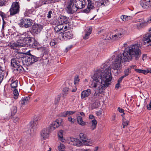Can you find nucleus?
<instances>
[{
  "label": "nucleus",
  "instance_id": "45",
  "mask_svg": "<svg viewBox=\"0 0 151 151\" xmlns=\"http://www.w3.org/2000/svg\"><path fill=\"white\" fill-rule=\"evenodd\" d=\"M68 120L71 123V124H72L74 123L75 119L70 116L68 118Z\"/></svg>",
  "mask_w": 151,
  "mask_h": 151
},
{
  "label": "nucleus",
  "instance_id": "31",
  "mask_svg": "<svg viewBox=\"0 0 151 151\" xmlns=\"http://www.w3.org/2000/svg\"><path fill=\"white\" fill-rule=\"evenodd\" d=\"M29 99V97H24L20 101L21 104L22 105H25L27 104L28 101Z\"/></svg>",
  "mask_w": 151,
  "mask_h": 151
},
{
  "label": "nucleus",
  "instance_id": "27",
  "mask_svg": "<svg viewBox=\"0 0 151 151\" xmlns=\"http://www.w3.org/2000/svg\"><path fill=\"white\" fill-rule=\"evenodd\" d=\"M147 21H145L144 20L142 23L136 24V26L137 29H139L146 26L147 25Z\"/></svg>",
  "mask_w": 151,
  "mask_h": 151
},
{
  "label": "nucleus",
  "instance_id": "59",
  "mask_svg": "<svg viewBox=\"0 0 151 151\" xmlns=\"http://www.w3.org/2000/svg\"><path fill=\"white\" fill-rule=\"evenodd\" d=\"M73 47L72 45H70L68 46L66 48V51L67 52L70 49H71Z\"/></svg>",
  "mask_w": 151,
  "mask_h": 151
},
{
  "label": "nucleus",
  "instance_id": "29",
  "mask_svg": "<svg viewBox=\"0 0 151 151\" xmlns=\"http://www.w3.org/2000/svg\"><path fill=\"white\" fill-rule=\"evenodd\" d=\"M58 135L59 139L63 142H64L65 139L63 137V131L60 130L58 133Z\"/></svg>",
  "mask_w": 151,
  "mask_h": 151
},
{
  "label": "nucleus",
  "instance_id": "30",
  "mask_svg": "<svg viewBox=\"0 0 151 151\" xmlns=\"http://www.w3.org/2000/svg\"><path fill=\"white\" fill-rule=\"evenodd\" d=\"M91 129L92 130H93L96 128L97 122L95 119H94L91 121Z\"/></svg>",
  "mask_w": 151,
  "mask_h": 151
},
{
  "label": "nucleus",
  "instance_id": "8",
  "mask_svg": "<svg viewBox=\"0 0 151 151\" xmlns=\"http://www.w3.org/2000/svg\"><path fill=\"white\" fill-rule=\"evenodd\" d=\"M19 38L21 40H25V41H27L29 43V45L30 46H33L34 45L35 46V45H33V40H34V39H31L30 37H29V35L27 32H25L22 34H20Z\"/></svg>",
  "mask_w": 151,
  "mask_h": 151
},
{
  "label": "nucleus",
  "instance_id": "18",
  "mask_svg": "<svg viewBox=\"0 0 151 151\" xmlns=\"http://www.w3.org/2000/svg\"><path fill=\"white\" fill-rule=\"evenodd\" d=\"M63 37L64 39H70L73 38V35L71 31H68L64 33Z\"/></svg>",
  "mask_w": 151,
  "mask_h": 151
},
{
  "label": "nucleus",
  "instance_id": "46",
  "mask_svg": "<svg viewBox=\"0 0 151 151\" xmlns=\"http://www.w3.org/2000/svg\"><path fill=\"white\" fill-rule=\"evenodd\" d=\"M41 5L49 3V1L48 0H41L40 1Z\"/></svg>",
  "mask_w": 151,
  "mask_h": 151
},
{
  "label": "nucleus",
  "instance_id": "54",
  "mask_svg": "<svg viewBox=\"0 0 151 151\" xmlns=\"http://www.w3.org/2000/svg\"><path fill=\"white\" fill-rule=\"evenodd\" d=\"M102 110H100L97 111L96 113V115L97 116H100L102 114Z\"/></svg>",
  "mask_w": 151,
  "mask_h": 151
},
{
  "label": "nucleus",
  "instance_id": "13",
  "mask_svg": "<svg viewBox=\"0 0 151 151\" xmlns=\"http://www.w3.org/2000/svg\"><path fill=\"white\" fill-rule=\"evenodd\" d=\"M68 18L65 16L60 15L57 20V23L62 25L67 24L68 21Z\"/></svg>",
  "mask_w": 151,
  "mask_h": 151
},
{
  "label": "nucleus",
  "instance_id": "39",
  "mask_svg": "<svg viewBox=\"0 0 151 151\" xmlns=\"http://www.w3.org/2000/svg\"><path fill=\"white\" fill-rule=\"evenodd\" d=\"M80 81L79 78L78 76V75H76L74 78V84L75 85L78 84Z\"/></svg>",
  "mask_w": 151,
  "mask_h": 151
},
{
  "label": "nucleus",
  "instance_id": "60",
  "mask_svg": "<svg viewBox=\"0 0 151 151\" xmlns=\"http://www.w3.org/2000/svg\"><path fill=\"white\" fill-rule=\"evenodd\" d=\"M19 118L18 117H16L14 119L13 122L14 123H16L19 121Z\"/></svg>",
  "mask_w": 151,
  "mask_h": 151
},
{
  "label": "nucleus",
  "instance_id": "10",
  "mask_svg": "<svg viewBox=\"0 0 151 151\" xmlns=\"http://www.w3.org/2000/svg\"><path fill=\"white\" fill-rule=\"evenodd\" d=\"M32 24V20L29 18L24 17L21 20L20 24L23 27L28 28L31 26Z\"/></svg>",
  "mask_w": 151,
  "mask_h": 151
},
{
  "label": "nucleus",
  "instance_id": "53",
  "mask_svg": "<svg viewBox=\"0 0 151 151\" xmlns=\"http://www.w3.org/2000/svg\"><path fill=\"white\" fill-rule=\"evenodd\" d=\"M75 111H67V113L68 116H69L70 115L73 114H74Z\"/></svg>",
  "mask_w": 151,
  "mask_h": 151
},
{
  "label": "nucleus",
  "instance_id": "17",
  "mask_svg": "<svg viewBox=\"0 0 151 151\" xmlns=\"http://www.w3.org/2000/svg\"><path fill=\"white\" fill-rule=\"evenodd\" d=\"M91 91L90 89L83 90L81 92V99H83L89 96L91 94Z\"/></svg>",
  "mask_w": 151,
  "mask_h": 151
},
{
  "label": "nucleus",
  "instance_id": "32",
  "mask_svg": "<svg viewBox=\"0 0 151 151\" xmlns=\"http://www.w3.org/2000/svg\"><path fill=\"white\" fill-rule=\"evenodd\" d=\"M37 125V122H30V124L28 126H30V129H29L28 130V132H29V131H30V129L31 128H32L35 127H36V126Z\"/></svg>",
  "mask_w": 151,
  "mask_h": 151
},
{
  "label": "nucleus",
  "instance_id": "5",
  "mask_svg": "<svg viewBox=\"0 0 151 151\" xmlns=\"http://www.w3.org/2000/svg\"><path fill=\"white\" fill-rule=\"evenodd\" d=\"M23 58V61H24L26 64L28 65L38 60L39 58H37L35 56L31 55H24L23 56L22 55V58Z\"/></svg>",
  "mask_w": 151,
  "mask_h": 151
},
{
  "label": "nucleus",
  "instance_id": "55",
  "mask_svg": "<svg viewBox=\"0 0 151 151\" xmlns=\"http://www.w3.org/2000/svg\"><path fill=\"white\" fill-rule=\"evenodd\" d=\"M52 14V12L51 11H49L47 14V17L48 18H50L51 17V14Z\"/></svg>",
  "mask_w": 151,
  "mask_h": 151
},
{
  "label": "nucleus",
  "instance_id": "22",
  "mask_svg": "<svg viewBox=\"0 0 151 151\" xmlns=\"http://www.w3.org/2000/svg\"><path fill=\"white\" fill-rule=\"evenodd\" d=\"M88 5L87 8L85 9L84 11V12L86 13H88L90 10L91 9H92L93 7V6L91 0H88Z\"/></svg>",
  "mask_w": 151,
  "mask_h": 151
},
{
  "label": "nucleus",
  "instance_id": "62",
  "mask_svg": "<svg viewBox=\"0 0 151 151\" xmlns=\"http://www.w3.org/2000/svg\"><path fill=\"white\" fill-rule=\"evenodd\" d=\"M147 107L148 110H151V101L150 102L149 104L147 106Z\"/></svg>",
  "mask_w": 151,
  "mask_h": 151
},
{
  "label": "nucleus",
  "instance_id": "2",
  "mask_svg": "<svg viewBox=\"0 0 151 151\" xmlns=\"http://www.w3.org/2000/svg\"><path fill=\"white\" fill-rule=\"evenodd\" d=\"M142 55L139 45L135 44L129 46L124 50L122 55L121 53L116 55L113 64L111 65L113 70V73L116 76L118 71L122 68V62L123 61L129 62L133 59L137 60Z\"/></svg>",
  "mask_w": 151,
  "mask_h": 151
},
{
  "label": "nucleus",
  "instance_id": "44",
  "mask_svg": "<svg viewBox=\"0 0 151 151\" xmlns=\"http://www.w3.org/2000/svg\"><path fill=\"white\" fill-rule=\"evenodd\" d=\"M69 91V88H65L63 90V95H66L68 93V92Z\"/></svg>",
  "mask_w": 151,
  "mask_h": 151
},
{
  "label": "nucleus",
  "instance_id": "34",
  "mask_svg": "<svg viewBox=\"0 0 151 151\" xmlns=\"http://www.w3.org/2000/svg\"><path fill=\"white\" fill-rule=\"evenodd\" d=\"M124 113L121 114V116L123 118V119H125L129 121L131 119V116L128 114H126L124 116Z\"/></svg>",
  "mask_w": 151,
  "mask_h": 151
},
{
  "label": "nucleus",
  "instance_id": "35",
  "mask_svg": "<svg viewBox=\"0 0 151 151\" xmlns=\"http://www.w3.org/2000/svg\"><path fill=\"white\" fill-rule=\"evenodd\" d=\"M124 74L123 76L125 77L129 75L131 73V68H128L124 70Z\"/></svg>",
  "mask_w": 151,
  "mask_h": 151
},
{
  "label": "nucleus",
  "instance_id": "51",
  "mask_svg": "<svg viewBox=\"0 0 151 151\" xmlns=\"http://www.w3.org/2000/svg\"><path fill=\"white\" fill-rule=\"evenodd\" d=\"M64 26H64L63 29H62V30L63 31H65L67 29V28L68 27V24H64Z\"/></svg>",
  "mask_w": 151,
  "mask_h": 151
},
{
  "label": "nucleus",
  "instance_id": "1",
  "mask_svg": "<svg viewBox=\"0 0 151 151\" xmlns=\"http://www.w3.org/2000/svg\"><path fill=\"white\" fill-rule=\"evenodd\" d=\"M111 80V68L108 63H105L103 68L95 72L89 87L95 91L94 96L96 99L99 98L104 88L109 86Z\"/></svg>",
  "mask_w": 151,
  "mask_h": 151
},
{
  "label": "nucleus",
  "instance_id": "26",
  "mask_svg": "<svg viewBox=\"0 0 151 151\" xmlns=\"http://www.w3.org/2000/svg\"><path fill=\"white\" fill-rule=\"evenodd\" d=\"M86 139L82 141L84 144L85 145L91 146L93 143V141L90 139H88L87 137Z\"/></svg>",
  "mask_w": 151,
  "mask_h": 151
},
{
  "label": "nucleus",
  "instance_id": "57",
  "mask_svg": "<svg viewBox=\"0 0 151 151\" xmlns=\"http://www.w3.org/2000/svg\"><path fill=\"white\" fill-rule=\"evenodd\" d=\"M116 119V114H114L112 116L111 118V120L112 121H114Z\"/></svg>",
  "mask_w": 151,
  "mask_h": 151
},
{
  "label": "nucleus",
  "instance_id": "15",
  "mask_svg": "<svg viewBox=\"0 0 151 151\" xmlns=\"http://www.w3.org/2000/svg\"><path fill=\"white\" fill-rule=\"evenodd\" d=\"M70 143L71 145L79 147L82 145V142L79 139L73 138H70Z\"/></svg>",
  "mask_w": 151,
  "mask_h": 151
},
{
  "label": "nucleus",
  "instance_id": "58",
  "mask_svg": "<svg viewBox=\"0 0 151 151\" xmlns=\"http://www.w3.org/2000/svg\"><path fill=\"white\" fill-rule=\"evenodd\" d=\"M118 110L120 113H123V114L124 113V110L123 109H122L120 107H118Z\"/></svg>",
  "mask_w": 151,
  "mask_h": 151
},
{
  "label": "nucleus",
  "instance_id": "56",
  "mask_svg": "<svg viewBox=\"0 0 151 151\" xmlns=\"http://www.w3.org/2000/svg\"><path fill=\"white\" fill-rule=\"evenodd\" d=\"M125 77L123 76H121L119 79L118 80L117 82L120 83L122 82V80L123 79V78H124Z\"/></svg>",
  "mask_w": 151,
  "mask_h": 151
},
{
  "label": "nucleus",
  "instance_id": "11",
  "mask_svg": "<svg viewBox=\"0 0 151 151\" xmlns=\"http://www.w3.org/2000/svg\"><path fill=\"white\" fill-rule=\"evenodd\" d=\"M62 120V119H57L55 121L53 122L50 126L49 129L50 132L53 131L56 128L58 127L61 124V122Z\"/></svg>",
  "mask_w": 151,
  "mask_h": 151
},
{
  "label": "nucleus",
  "instance_id": "40",
  "mask_svg": "<svg viewBox=\"0 0 151 151\" xmlns=\"http://www.w3.org/2000/svg\"><path fill=\"white\" fill-rule=\"evenodd\" d=\"M65 147L64 145L63 144H60L58 146V149L59 151H64Z\"/></svg>",
  "mask_w": 151,
  "mask_h": 151
},
{
  "label": "nucleus",
  "instance_id": "3",
  "mask_svg": "<svg viewBox=\"0 0 151 151\" xmlns=\"http://www.w3.org/2000/svg\"><path fill=\"white\" fill-rule=\"evenodd\" d=\"M22 58V54L16 53L11 59V67L16 73H19L23 69L22 65L24 64V62Z\"/></svg>",
  "mask_w": 151,
  "mask_h": 151
},
{
  "label": "nucleus",
  "instance_id": "6",
  "mask_svg": "<svg viewBox=\"0 0 151 151\" xmlns=\"http://www.w3.org/2000/svg\"><path fill=\"white\" fill-rule=\"evenodd\" d=\"M65 9L68 14H73L77 11V9L73 3V0H70L67 3Z\"/></svg>",
  "mask_w": 151,
  "mask_h": 151
},
{
  "label": "nucleus",
  "instance_id": "28",
  "mask_svg": "<svg viewBox=\"0 0 151 151\" xmlns=\"http://www.w3.org/2000/svg\"><path fill=\"white\" fill-rule=\"evenodd\" d=\"M121 19L124 22H125L132 19V17L131 16L122 15L121 16Z\"/></svg>",
  "mask_w": 151,
  "mask_h": 151
},
{
  "label": "nucleus",
  "instance_id": "25",
  "mask_svg": "<svg viewBox=\"0 0 151 151\" xmlns=\"http://www.w3.org/2000/svg\"><path fill=\"white\" fill-rule=\"evenodd\" d=\"M57 23V25L54 27V29L55 31L57 32L62 30V29H63L64 26L62 25L58 24V23Z\"/></svg>",
  "mask_w": 151,
  "mask_h": 151
},
{
  "label": "nucleus",
  "instance_id": "7",
  "mask_svg": "<svg viewBox=\"0 0 151 151\" xmlns=\"http://www.w3.org/2000/svg\"><path fill=\"white\" fill-rule=\"evenodd\" d=\"M19 11V6L18 2H13L9 10L10 15H14L18 13Z\"/></svg>",
  "mask_w": 151,
  "mask_h": 151
},
{
  "label": "nucleus",
  "instance_id": "47",
  "mask_svg": "<svg viewBox=\"0 0 151 151\" xmlns=\"http://www.w3.org/2000/svg\"><path fill=\"white\" fill-rule=\"evenodd\" d=\"M68 116L67 111L61 113L60 115V116L62 117H65Z\"/></svg>",
  "mask_w": 151,
  "mask_h": 151
},
{
  "label": "nucleus",
  "instance_id": "33",
  "mask_svg": "<svg viewBox=\"0 0 151 151\" xmlns=\"http://www.w3.org/2000/svg\"><path fill=\"white\" fill-rule=\"evenodd\" d=\"M13 94H14V98L15 99H17L19 96V93L17 89L16 88L14 89Z\"/></svg>",
  "mask_w": 151,
  "mask_h": 151
},
{
  "label": "nucleus",
  "instance_id": "41",
  "mask_svg": "<svg viewBox=\"0 0 151 151\" xmlns=\"http://www.w3.org/2000/svg\"><path fill=\"white\" fill-rule=\"evenodd\" d=\"M19 45H18V42L17 43H11V46L12 48L14 49H16V48L19 46Z\"/></svg>",
  "mask_w": 151,
  "mask_h": 151
},
{
  "label": "nucleus",
  "instance_id": "43",
  "mask_svg": "<svg viewBox=\"0 0 151 151\" xmlns=\"http://www.w3.org/2000/svg\"><path fill=\"white\" fill-rule=\"evenodd\" d=\"M0 16L2 17V19H4L7 17V15L5 13L1 11H0Z\"/></svg>",
  "mask_w": 151,
  "mask_h": 151
},
{
  "label": "nucleus",
  "instance_id": "21",
  "mask_svg": "<svg viewBox=\"0 0 151 151\" xmlns=\"http://www.w3.org/2000/svg\"><path fill=\"white\" fill-rule=\"evenodd\" d=\"M135 70L138 73H142L144 74H146L147 73H151V68L150 69H147L146 70L135 69Z\"/></svg>",
  "mask_w": 151,
  "mask_h": 151
},
{
  "label": "nucleus",
  "instance_id": "36",
  "mask_svg": "<svg viewBox=\"0 0 151 151\" xmlns=\"http://www.w3.org/2000/svg\"><path fill=\"white\" fill-rule=\"evenodd\" d=\"M122 125L123 126V128H124L125 127L128 125L129 123V121L125 119H122Z\"/></svg>",
  "mask_w": 151,
  "mask_h": 151
},
{
  "label": "nucleus",
  "instance_id": "24",
  "mask_svg": "<svg viewBox=\"0 0 151 151\" xmlns=\"http://www.w3.org/2000/svg\"><path fill=\"white\" fill-rule=\"evenodd\" d=\"M77 121L78 124L82 126L86 125V122L83 120L82 117L80 116H78L77 118Z\"/></svg>",
  "mask_w": 151,
  "mask_h": 151
},
{
  "label": "nucleus",
  "instance_id": "14",
  "mask_svg": "<svg viewBox=\"0 0 151 151\" xmlns=\"http://www.w3.org/2000/svg\"><path fill=\"white\" fill-rule=\"evenodd\" d=\"M92 32V27H86L84 30V35L83 38L84 40L88 39L90 35L91 34Z\"/></svg>",
  "mask_w": 151,
  "mask_h": 151
},
{
  "label": "nucleus",
  "instance_id": "63",
  "mask_svg": "<svg viewBox=\"0 0 151 151\" xmlns=\"http://www.w3.org/2000/svg\"><path fill=\"white\" fill-rule=\"evenodd\" d=\"M89 118L91 119H95L94 118V116L93 115L90 114L89 115Z\"/></svg>",
  "mask_w": 151,
  "mask_h": 151
},
{
  "label": "nucleus",
  "instance_id": "4",
  "mask_svg": "<svg viewBox=\"0 0 151 151\" xmlns=\"http://www.w3.org/2000/svg\"><path fill=\"white\" fill-rule=\"evenodd\" d=\"M125 33V31L123 29H121L119 30V32L116 33L114 35L112 36V37L110 36V34L106 33H104L102 37V38L104 40H118L123 37Z\"/></svg>",
  "mask_w": 151,
  "mask_h": 151
},
{
  "label": "nucleus",
  "instance_id": "48",
  "mask_svg": "<svg viewBox=\"0 0 151 151\" xmlns=\"http://www.w3.org/2000/svg\"><path fill=\"white\" fill-rule=\"evenodd\" d=\"M56 44V42L54 40H52L50 42V45L51 46H53L55 45Z\"/></svg>",
  "mask_w": 151,
  "mask_h": 151
},
{
  "label": "nucleus",
  "instance_id": "49",
  "mask_svg": "<svg viewBox=\"0 0 151 151\" xmlns=\"http://www.w3.org/2000/svg\"><path fill=\"white\" fill-rule=\"evenodd\" d=\"M60 98V95H58L56 98H55V104L58 103L59 101Z\"/></svg>",
  "mask_w": 151,
  "mask_h": 151
},
{
  "label": "nucleus",
  "instance_id": "20",
  "mask_svg": "<svg viewBox=\"0 0 151 151\" xmlns=\"http://www.w3.org/2000/svg\"><path fill=\"white\" fill-rule=\"evenodd\" d=\"M150 1L141 0L140 3L142 7L144 9H147L150 6Z\"/></svg>",
  "mask_w": 151,
  "mask_h": 151
},
{
  "label": "nucleus",
  "instance_id": "9",
  "mask_svg": "<svg viewBox=\"0 0 151 151\" xmlns=\"http://www.w3.org/2000/svg\"><path fill=\"white\" fill-rule=\"evenodd\" d=\"M42 25L39 24H34L32 26L31 32L33 34L37 35L39 33L42 29Z\"/></svg>",
  "mask_w": 151,
  "mask_h": 151
},
{
  "label": "nucleus",
  "instance_id": "16",
  "mask_svg": "<svg viewBox=\"0 0 151 151\" xmlns=\"http://www.w3.org/2000/svg\"><path fill=\"white\" fill-rule=\"evenodd\" d=\"M50 131L49 128H44L41 132V136L44 139H45L49 137Z\"/></svg>",
  "mask_w": 151,
  "mask_h": 151
},
{
  "label": "nucleus",
  "instance_id": "37",
  "mask_svg": "<svg viewBox=\"0 0 151 151\" xmlns=\"http://www.w3.org/2000/svg\"><path fill=\"white\" fill-rule=\"evenodd\" d=\"M79 136L80 139L82 141L85 139H86V138L87 137V136L86 134H84L82 133H81L79 134Z\"/></svg>",
  "mask_w": 151,
  "mask_h": 151
},
{
  "label": "nucleus",
  "instance_id": "38",
  "mask_svg": "<svg viewBox=\"0 0 151 151\" xmlns=\"http://www.w3.org/2000/svg\"><path fill=\"white\" fill-rule=\"evenodd\" d=\"M18 81H13L11 84V88L14 89L16 88L17 87Z\"/></svg>",
  "mask_w": 151,
  "mask_h": 151
},
{
  "label": "nucleus",
  "instance_id": "52",
  "mask_svg": "<svg viewBox=\"0 0 151 151\" xmlns=\"http://www.w3.org/2000/svg\"><path fill=\"white\" fill-rule=\"evenodd\" d=\"M144 20V19L143 18L140 19H137L136 20H135V21L134 22H139V23H141L142 22H143Z\"/></svg>",
  "mask_w": 151,
  "mask_h": 151
},
{
  "label": "nucleus",
  "instance_id": "42",
  "mask_svg": "<svg viewBox=\"0 0 151 151\" xmlns=\"http://www.w3.org/2000/svg\"><path fill=\"white\" fill-rule=\"evenodd\" d=\"M11 110L12 113L13 114H15L16 113L17 111V107L16 106H13L11 109Z\"/></svg>",
  "mask_w": 151,
  "mask_h": 151
},
{
  "label": "nucleus",
  "instance_id": "50",
  "mask_svg": "<svg viewBox=\"0 0 151 151\" xmlns=\"http://www.w3.org/2000/svg\"><path fill=\"white\" fill-rule=\"evenodd\" d=\"M41 119V117L39 115L35 116L34 120L36 122Z\"/></svg>",
  "mask_w": 151,
  "mask_h": 151
},
{
  "label": "nucleus",
  "instance_id": "23",
  "mask_svg": "<svg viewBox=\"0 0 151 151\" xmlns=\"http://www.w3.org/2000/svg\"><path fill=\"white\" fill-rule=\"evenodd\" d=\"M18 43L19 46L21 47L25 46L27 44L29 45V43L27 41H25V40H21L19 39V40H18Z\"/></svg>",
  "mask_w": 151,
  "mask_h": 151
},
{
  "label": "nucleus",
  "instance_id": "19",
  "mask_svg": "<svg viewBox=\"0 0 151 151\" xmlns=\"http://www.w3.org/2000/svg\"><path fill=\"white\" fill-rule=\"evenodd\" d=\"M151 41V33L146 34L143 38V42L144 44L148 43Z\"/></svg>",
  "mask_w": 151,
  "mask_h": 151
},
{
  "label": "nucleus",
  "instance_id": "12",
  "mask_svg": "<svg viewBox=\"0 0 151 151\" xmlns=\"http://www.w3.org/2000/svg\"><path fill=\"white\" fill-rule=\"evenodd\" d=\"M75 6L77 10L83 8L85 6L86 2L85 0H75L73 1Z\"/></svg>",
  "mask_w": 151,
  "mask_h": 151
},
{
  "label": "nucleus",
  "instance_id": "64",
  "mask_svg": "<svg viewBox=\"0 0 151 151\" xmlns=\"http://www.w3.org/2000/svg\"><path fill=\"white\" fill-rule=\"evenodd\" d=\"M147 22L148 23H151V16L148 18Z\"/></svg>",
  "mask_w": 151,
  "mask_h": 151
},
{
  "label": "nucleus",
  "instance_id": "61",
  "mask_svg": "<svg viewBox=\"0 0 151 151\" xmlns=\"http://www.w3.org/2000/svg\"><path fill=\"white\" fill-rule=\"evenodd\" d=\"M4 0H0V6H3L4 4Z\"/></svg>",
  "mask_w": 151,
  "mask_h": 151
}]
</instances>
